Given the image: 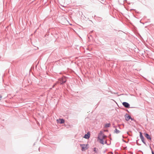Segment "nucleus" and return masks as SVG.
Here are the masks:
<instances>
[{
  "label": "nucleus",
  "mask_w": 154,
  "mask_h": 154,
  "mask_svg": "<svg viewBox=\"0 0 154 154\" xmlns=\"http://www.w3.org/2000/svg\"><path fill=\"white\" fill-rule=\"evenodd\" d=\"M106 136L102 132L100 131L98 134V140L100 143L104 144L106 143Z\"/></svg>",
  "instance_id": "f257e3e1"
},
{
  "label": "nucleus",
  "mask_w": 154,
  "mask_h": 154,
  "mask_svg": "<svg viewBox=\"0 0 154 154\" xmlns=\"http://www.w3.org/2000/svg\"><path fill=\"white\" fill-rule=\"evenodd\" d=\"M88 144L86 145H81V146L82 147V151H85L88 149Z\"/></svg>",
  "instance_id": "f03ea898"
},
{
  "label": "nucleus",
  "mask_w": 154,
  "mask_h": 154,
  "mask_svg": "<svg viewBox=\"0 0 154 154\" xmlns=\"http://www.w3.org/2000/svg\"><path fill=\"white\" fill-rule=\"evenodd\" d=\"M60 83L61 84H62L63 83H65L66 81V79L65 77H63L60 80Z\"/></svg>",
  "instance_id": "7ed1b4c3"
},
{
  "label": "nucleus",
  "mask_w": 154,
  "mask_h": 154,
  "mask_svg": "<svg viewBox=\"0 0 154 154\" xmlns=\"http://www.w3.org/2000/svg\"><path fill=\"white\" fill-rule=\"evenodd\" d=\"M57 123H60V124H63L64 122V120L63 119H57Z\"/></svg>",
  "instance_id": "20e7f679"
},
{
  "label": "nucleus",
  "mask_w": 154,
  "mask_h": 154,
  "mask_svg": "<svg viewBox=\"0 0 154 154\" xmlns=\"http://www.w3.org/2000/svg\"><path fill=\"white\" fill-rule=\"evenodd\" d=\"M123 105L126 108H129V104L127 103L124 102L122 103Z\"/></svg>",
  "instance_id": "39448f33"
},
{
  "label": "nucleus",
  "mask_w": 154,
  "mask_h": 154,
  "mask_svg": "<svg viewBox=\"0 0 154 154\" xmlns=\"http://www.w3.org/2000/svg\"><path fill=\"white\" fill-rule=\"evenodd\" d=\"M90 134L89 132H88L87 134H85L84 137L86 139H88L90 137Z\"/></svg>",
  "instance_id": "423d86ee"
},
{
  "label": "nucleus",
  "mask_w": 154,
  "mask_h": 154,
  "mask_svg": "<svg viewBox=\"0 0 154 154\" xmlns=\"http://www.w3.org/2000/svg\"><path fill=\"white\" fill-rule=\"evenodd\" d=\"M125 119L127 121H128L131 118V117L129 116L128 114H126L125 116Z\"/></svg>",
  "instance_id": "0eeeda50"
},
{
  "label": "nucleus",
  "mask_w": 154,
  "mask_h": 154,
  "mask_svg": "<svg viewBox=\"0 0 154 154\" xmlns=\"http://www.w3.org/2000/svg\"><path fill=\"white\" fill-rule=\"evenodd\" d=\"M140 137L142 140V141L144 143H145V142L144 141V138L143 137L142 134V133L141 132H140Z\"/></svg>",
  "instance_id": "6e6552de"
},
{
  "label": "nucleus",
  "mask_w": 154,
  "mask_h": 154,
  "mask_svg": "<svg viewBox=\"0 0 154 154\" xmlns=\"http://www.w3.org/2000/svg\"><path fill=\"white\" fill-rule=\"evenodd\" d=\"M145 136L148 139L150 140H151V138L150 136L147 134H145Z\"/></svg>",
  "instance_id": "1a4fd4ad"
},
{
  "label": "nucleus",
  "mask_w": 154,
  "mask_h": 154,
  "mask_svg": "<svg viewBox=\"0 0 154 154\" xmlns=\"http://www.w3.org/2000/svg\"><path fill=\"white\" fill-rule=\"evenodd\" d=\"M110 123H107L105 125V127H110Z\"/></svg>",
  "instance_id": "9d476101"
},
{
  "label": "nucleus",
  "mask_w": 154,
  "mask_h": 154,
  "mask_svg": "<svg viewBox=\"0 0 154 154\" xmlns=\"http://www.w3.org/2000/svg\"><path fill=\"white\" fill-rule=\"evenodd\" d=\"M115 132L116 133H118L119 132V131L118 130L116 129H115Z\"/></svg>",
  "instance_id": "9b49d317"
},
{
  "label": "nucleus",
  "mask_w": 154,
  "mask_h": 154,
  "mask_svg": "<svg viewBox=\"0 0 154 154\" xmlns=\"http://www.w3.org/2000/svg\"><path fill=\"white\" fill-rule=\"evenodd\" d=\"M94 152H97V151L96 150V148H94Z\"/></svg>",
  "instance_id": "f8f14e48"
},
{
  "label": "nucleus",
  "mask_w": 154,
  "mask_h": 154,
  "mask_svg": "<svg viewBox=\"0 0 154 154\" xmlns=\"http://www.w3.org/2000/svg\"><path fill=\"white\" fill-rule=\"evenodd\" d=\"M2 96L0 95V100H1V98H2Z\"/></svg>",
  "instance_id": "ddd939ff"
},
{
  "label": "nucleus",
  "mask_w": 154,
  "mask_h": 154,
  "mask_svg": "<svg viewBox=\"0 0 154 154\" xmlns=\"http://www.w3.org/2000/svg\"><path fill=\"white\" fill-rule=\"evenodd\" d=\"M152 154H154V153L153 151H152Z\"/></svg>",
  "instance_id": "4468645a"
}]
</instances>
